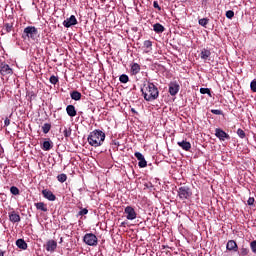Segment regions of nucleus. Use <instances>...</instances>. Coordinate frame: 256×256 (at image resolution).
<instances>
[{"mask_svg":"<svg viewBox=\"0 0 256 256\" xmlns=\"http://www.w3.org/2000/svg\"><path fill=\"white\" fill-rule=\"evenodd\" d=\"M81 96V92L79 91H72L70 93V97L73 99V101H81Z\"/></svg>","mask_w":256,"mask_h":256,"instance_id":"5701e85b","label":"nucleus"},{"mask_svg":"<svg viewBox=\"0 0 256 256\" xmlns=\"http://www.w3.org/2000/svg\"><path fill=\"white\" fill-rule=\"evenodd\" d=\"M36 209L38 211H43L44 213H47L48 209H47V204L44 202H37L34 204Z\"/></svg>","mask_w":256,"mask_h":256,"instance_id":"6ab92c4d","label":"nucleus"},{"mask_svg":"<svg viewBox=\"0 0 256 256\" xmlns=\"http://www.w3.org/2000/svg\"><path fill=\"white\" fill-rule=\"evenodd\" d=\"M6 133H9V131L6 130Z\"/></svg>","mask_w":256,"mask_h":256,"instance_id":"864d4df0","label":"nucleus"},{"mask_svg":"<svg viewBox=\"0 0 256 256\" xmlns=\"http://www.w3.org/2000/svg\"><path fill=\"white\" fill-rule=\"evenodd\" d=\"M13 73V69L11 66L6 64L5 62L0 63V75L5 77L6 75H11Z\"/></svg>","mask_w":256,"mask_h":256,"instance_id":"6e6552de","label":"nucleus"},{"mask_svg":"<svg viewBox=\"0 0 256 256\" xmlns=\"http://www.w3.org/2000/svg\"><path fill=\"white\" fill-rule=\"evenodd\" d=\"M4 27L7 33H11V31L13 30V24L6 23Z\"/></svg>","mask_w":256,"mask_h":256,"instance_id":"473e14b6","label":"nucleus"},{"mask_svg":"<svg viewBox=\"0 0 256 256\" xmlns=\"http://www.w3.org/2000/svg\"><path fill=\"white\" fill-rule=\"evenodd\" d=\"M3 155V147L0 145V156Z\"/></svg>","mask_w":256,"mask_h":256,"instance_id":"de8ad7c7","label":"nucleus"},{"mask_svg":"<svg viewBox=\"0 0 256 256\" xmlns=\"http://www.w3.org/2000/svg\"><path fill=\"white\" fill-rule=\"evenodd\" d=\"M226 249L228 251L237 252L239 247L237 246V242H235V240H229L226 244Z\"/></svg>","mask_w":256,"mask_h":256,"instance_id":"f3484780","label":"nucleus"},{"mask_svg":"<svg viewBox=\"0 0 256 256\" xmlns=\"http://www.w3.org/2000/svg\"><path fill=\"white\" fill-rule=\"evenodd\" d=\"M42 149L43 151H51V149H53V142L49 140L44 141L42 145Z\"/></svg>","mask_w":256,"mask_h":256,"instance_id":"aec40b11","label":"nucleus"},{"mask_svg":"<svg viewBox=\"0 0 256 256\" xmlns=\"http://www.w3.org/2000/svg\"><path fill=\"white\" fill-rule=\"evenodd\" d=\"M153 7H154V9H158V11H161V6H159V2L154 1L153 2Z\"/></svg>","mask_w":256,"mask_h":256,"instance_id":"a19ab883","label":"nucleus"},{"mask_svg":"<svg viewBox=\"0 0 256 256\" xmlns=\"http://www.w3.org/2000/svg\"><path fill=\"white\" fill-rule=\"evenodd\" d=\"M193 195V192L191 191V188L188 186H181L178 189V197L182 201H185V199H189Z\"/></svg>","mask_w":256,"mask_h":256,"instance_id":"39448f33","label":"nucleus"},{"mask_svg":"<svg viewBox=\"0 0 256 256\" xmlns=\"http://www.w3.org/2000/svg\"><path fill=\"white\" fill-rule=\"evenodd\" d=\"M255 203V198H249L247 201L248 205H253Z\"/></svg>","mask_w":256,"mask_h":256,"instance_id":"37998d69","label":"nucleus"},{"mask_svg":"<svg viewBox=\"0 0 256 256\" xmlns=\"http://www.w3.org/2000/svg\"><path fill=\"white\" fill-rule=\"evenodd\" d=\"M179 84L177 82H171L169 84V93L172 95V97H175L177 93H179Z\"/></svg>","mask_w":256,"mask_h":256,"instance_id":"ddd939ff","label":"nucleus"},{"mask_svg":"<svg viewBox=\"0 0 256 256\" xmlns=\"http://www.w3.org/2000/svg\"><path fill=\"white\" fill-rule=\"evenodd\" d=\"M180 137L182 140L177 142L178 147H181L183 151H191V142L187 141V137H191V135L182 133Z\"/></svg>","mask_w":256,"mask_h":256,"instance_id":"20e7f679","label":"nucleus"},{"mask_svg":"<svg viewBox=\"0 0 256 256\" xmlns=\"http://www.w3.org/2000/svg\"><path fill=\"white\" fill-rule=\"evenodd\" d=\"M0 256H5V251H3L2 249H0Z\"/></svg>","mask_w":256,"mask_h":256,"instance_id":"49530a36","label":"nucleus"},{"mask_svg":"<svg viewBox=\"0 0 256 256\" xmlns=\"http://www.w3.org/2000/svg\"><path fill=\"white\" fill-rule=\"evenodd\" d=\"M60 243H63V238H60Z\"/></svg>","mask_w":256,"mask_h":256,"instance_id":"3c124183","label":"nucleus"},{"mask_svg":"<svg viewBox=\"0 0 256 256\" xmlns=\"http://www.w3.org/2000/svg\"><path fill=\"white\" fill-rule=\"evenodd\" d=\"M215 136L220 140V141H225L226 139L229 140L231 139V136L227 134L225 131L222 129H216L215 130Z\"/></svg>","mask_w":256,"mask_h":256,"instance_id":"9d476101","label":"nucleus"},{"mask_svg":"<svg viewBox=\"0 0 256 256\" xmlns=\"http://www.w3.org/2000/svg\"><path fill=\"white\" fill-rule=\"evenodd\" d=\"M64 137H71V129L63 130Z\"/></svg>","mask_w":256,"mask_h":256,"instance_id":"ea45409f","label":"nucleus"},{"mask_svg":"<svg viewBox=\"0 0 256 256\" xmlns=\"http://www.w3.org/2000/svg\"><path fill=\"white\" fill-rule=\"evenodd\" d=\"M105 141V132L101 130H94L88 136V143L91 147H101Z\"/></svg>","mask_w":256,"mask_h":256,"instance_id":"f03ea898","label":"nucleus"},{"mask_svg":"<svg viewBox=\"0 0 256 256\" xmlns=\"http://www.w3.org/2000/svg\"><path fill=\"white\" fill-rule=\"evenodd\" d=\"M209 57H211V50L207 48H203L200 52V58L204 61L207 62L209 61Z\"/></svg>","mask_w":256,"mask_h":256,"instance_id":"2eb2a0df","label":"nucleus"},{"mask_svg":"<svg viewBox=\"0 0 256 256\" xmlns=\"http://www.w3.org/2000/svg\"><path fill=\"white\" fill-rule=\"evenodd\" d=\"M141 71V66L137 63H133L131 65V73L132 75H137Z\"/></svg>","mask_w":256,"mask_h":256,"instance_id":"4be33fe9","label":"nucleus"},{"mask_svg":"<svg viewBox=\"0 0 256 256\" xmlns=\"http://www.w3.org/2000/svg\"><path fill=\"white\" fill-rule=\"evenodd\" d=\"M43 133L47 135V133H49V129H43Z\"/></svg>","mask_w":256,"mask_h":256,"instance_id":"09e8293b","label":"nucleus"},{"mask_svg":"<svg viewBox=\"0 0 256 256\" xmlns=\"http://www.w3.org/2000/svg\"><path fill=\"white\" fill-rule=\"evenodd\" d=\"M42 129H51V124H44Z\"/></svg>","mask_w":256,"mask_h":256,"instance_id":"c03bdc74","label":"nucleus"},{"mask_svg":"<svg viewBox=\"0 0 256 256\" xmlns=\"http://www.w3.org/2000/svg\"><path fill=\"white\" fill-rule=\"evenodd\" d=\"M62 25H64L67 29L69 27H73V25H77V18L75 15H71L69 18L63 21Z\"/></svg>","mask_w":256,"mask_h":256,"instance_id":"9b49d317","label":"nucleus"},{"mask_svg":"<svg viewBox=\"0 0 256 256\" xmlns=\"http://www.w3.org/2000/svg\"><path fill=\"white\" fill-rule=\"evenodd\" d=\"M121 225H122V226H125V222H122Z\"/></svg>","mask_w":256,"mask_h":256,"instance_id":"603ef678","label":"nucleus"},{"mask_svg":"<svg viewBox=\"0 0 256 256\" xmlns=\"http://www.w3.org/2000/svg\"><path fill=\"white\" fill-rule=\"evenodd\" d=\"M66 113L69 117H75L77 115V110L75 109L74 105H68L66 107Z\"/></svg>","mask_w":256,"mask_h":256,"instance_id":"a211bd4d","label":"nucleus"},{"mask_svg":"<svg viewBox=\"0 0 256 256\" xmlns=\"http://www.w3.org/2000/svg\"><path fill=\"white\" fill-rule=\"evenodd\" d=\"M37 33L38 31L35 26H27L22 33V39H32V41H35Z\"/></svg>","mask_w":256,"mask_h":256,"instance_id":"7ed1b4c3","label":"nucleus"},{"mask_svg":"<svg viewBox=\"0 0 256 256\" xmlns=\"http://www.w3.org/2000/svg\"><path fill=\"white\" fill-rule=\"evenodd\" d=\"M46 251L53 253L55 249H57V241L55 240H49L45 245Z\"/></svg>","mask_w":256,"mask_h":256,"instance_id":"4468645a","label":"nucleus"},{"mask_svg":"<svg viewBox=\"0 0 256 256\" xmlns=\"http://www.w3.org/2000/svg\"><path fill=\"white\" fill-rule=\"evenodd\" d=\"M17 133H19V130L17 129L12 130V134L14 135V137H17Z\"/></svg>","mask_w":256,"mask_h":256,"instance_id":"a18cd8bd","label":"nucleus"},{"mask_svg":"<svg viewBox=\"0 0 256 256\" xmlns=\"http://www.w3.org/2000/svg\"><path fill=\"white\" fill-rule=\"evenodd\" d=\"M237 135L239 136L240 139H245V131H243V129H238Z\"/></svg>","mask_w":256,"mask_h":256,"instance_id":"c9c22d12","label":"nucleus"},{"mask_svg":"<svg viewBox=\"0 0 256 256\" xmlns=\"http://www.w3.org/2000/svg\"><path fill=\"white\" fill-rule=\"evenodd\" d=\"M124 213H125L126 219H128V221H133V220L137 219V212H135V208L132 206H127L124 209Z\"/></svg>","mask_w":256,"mask_h":256,"instance_id":"0eeeda50","label":"nucleus"},{"mask_svg":"<svg viewBox=\"0 0 256 256\" xmlns=\"http://www.w3.org/2000/svg\"><path fill=\"white\" fill-rule=\"evenodd\" d=\"M199 25H201V27H207V25L209 24V19L207 18H202L198 21Z\"/></svg>","mask_w":256,"mask_h":256,"instance_id":"c85d7f7f","label":"nucleus"},{"mask_svg":"<svg viewBox=\"0 0 256 256\" xmlns=\"http://www.w3.org/2000/svg\"><path fill=\"white\" fill-rule=\"evenodd\" d=\"M16 246L18 249H23V251H25V249H27V242L23 239H18L16 241Z\"/></svg>","mask_w":256,"mask_h":256,"instance_id":"412c9836","label":"nucleus"},{"mask_svg":"<svg viewBox=\"0 0 256 256\" xmlns=\"http://www.w3.org/2000/svg\"><path fill=\"white\" fill-rule=\"evenodd\" d=\"M16 137L18 139H25V137H27V132H25V129H21L16 133Z\"/></svg>","mask_w":256,"mask_h":256,"instance_id":"a878e982","label":"nucleus"},{"mask_svg":"<svg viewBox=\"0 0 256 256\" xmlns=\"http://www.w3.org/2000/svg\"><path fill=\"white\" fill-rule=\"evenodd\" d=\"M226 17L227 19H233V17H235V12H233V10H228L226 12Z\"/></svg>","mask_w":256,"mask_h":256,"instance_id":"72a5a7b5","label":"nucleus"},{"mask_svg":"<svg viewBox=\"0 0 256 256\" xmlns=\"http://www.w3.org/2000/svg\"><path fill=\"white\" fill-rule=\"evenodd\" d=\"M250 89H251V91H253V93H256V79L251 81Z\"/></svg>","mask_w":256,"mask_h":256,"instance_id":"f704fd0d","label":"nucleus"},{"mask_svg":"<svg viewBox=\"0 0 256 256\" xmlns=\"http://www.w3.org/2000/svg\"><path fill=\"white\" fill-rule=\"evenodd\" d=\"M50 83H51L52 85H57V83H59V78H57L55 75H52V76L50 77Z\"/></svg>","mask_w":256,"mask_h":256,"instance_id":"2f4dec72","label":"nucleus"},{"mask_svg":"<svg viewBox=\"0 0 256 256\" xmlns=\"http://www.w3.org/2000/svg\"><path fill=\"white\" fill-rule=\"evenodd\" d=\"M143 47L145 49V53H149L151 51V47H153V42L151 40H145L143 43Z\"/></svg>","mask_w":256,"mask_h":256,"instance_id":"b1692460","label":"nucleus"},{"mask_svg":"<svg viewBox=\"0 0 256 256\" xmlns=\"http://www.w3.org/2000/svg\"><path fill=\"white\" fill-rule=\"evenodd\" d=\"M153 31H155V33H163V31H165V27L160 23H156L153 25Z\"/></svg>","mask_w":256,"mask_h":256,"instance_id":"393cba45","label":"nucleus"},{"mask_svg":"<svg viewBox=\"0 0 256 256\" xmlns=\"http://www.w3.org/2000/svg\"><path fill=\"white\" fill-rule=\"evenodd\" d=\"M120 83H129V76L127 74H122L119 77Z\"/></svg>","mask_w":256,"mask_h":256,"instance_id":"bb28decb","label":"nucleus"},{"mask_svg":"<svg viewBox=\"0 0 256 256\" xmlns=\"http://www.w3.org/2000/svg\"><path fill=\"white\" fill-rule=\"evenodd\" d=\"M57 180L60 183H65V181H67V174H60L57 176Z\"/></svg>","mask_w":256,"mask_h":256,"instance_id":"c756f323","label":"nucleus"},{"mask_svg":"<svg viewBox=\"0 0 256 256\" xmlns=\"http://www.w3.org/2000/svg\"><path fill=\"white\" fill-rule=\"evenodd\" d=\"M10 193L12 195H20L21 191L16 186L10 187Z\"/></svg>","mask_w":256,"mask_h":256,"instance_id":"cd10ccee","label":"nucleus"},{"mask_svg":"<svg viewBox=\"0 0 256 256\" xmlns=\"http://www.w3.org/2000/svg\"><path fill=\"white\" fill-rule=\"evenodd\" d=\"M42 195L48 201H55L57 199V196H55V194H53V192L49 189L42 190Z\"/></svg>","mask_w":256,"mask_h":256,"instance_id":"f8f14e48","label":"nucleus"},{"mask_svg":"<svg viewBox=\"0 0 256 256\" xmlns=\"http://www.w3.org/2000/svg\"><path fill=\"white\" fill-rule=\"evenodd\" d=\"M89 213V210L87 208L82 209L81 211L78 212V215L80 217H83V215H87Z\"/></svg>","mask_w":256,"mask_h":256,"instance_id":"e433bc0d","label":"nucleus"},{"mask_svg":"<svg viewBox=\"0 0 256 256\" xmlns=\"http://www.w3.org/2000/svg\"><path fill=\"white\" fill-rule=\"evenodd\" d=\"M141 92L145 101H155V99L159 98V88L152 82L144 83Z\"/></svg>","mask_w":256,"mask_h":256,"instance_id":"f257e3e1","label":"nucleus"},{"mask_svg":"<svg viewBox=\"0 0 256 256\" xmlns=\"http://www.w3.org/2000/svg\"><path fill=\"white\" fill-rule=\"evenodd\" d=\"M134 157L139 160L138 167H140V169L147 167V160H145V156H143L141 152H135Z\"/></svg>","mask_w":256,"mask_h":256,"instance_id":"1a4fd4ad","label":"nucleus"},{"mask_svg":"<svg viewBox=\"0 0 256 256\" xmlns=\"http://www.w3.org/2000/svg\"><path fill=\"white\" fill-rule=\"evenodd\" d=\"M83 241L86 245H89L90 247H95L98 243L97 236L93 233L85 234L83 237Z\"/></svg>","mask_w":256,"mask_h":256,"instance_id":"423d86ee","label":"nucleus"},{"mask_svg":"<svg viewBox=\"0 0 256 256\" xmlns=\"http://www.w3.org/2000/svg\"><path fill=\"white\" fill-rule=\"evenodd\" d=\"M9 125H11V120H9V118H6L4 120V127H9Z\"/></svg>","mask_w":256,"mask_h":256,"instance_id":"79ce46f5","label":"nucleus"},{"mask_svg":"<svg viewBox=\"0 0 256 256\" xmlns=\"http://www.w3.org/2000/svg\"><path fill=\"white\" fill-rule=\"evenodd\" d=\"M8 215L11 223H19L21 221V216L15 211L8 213Z\"/></svg>","mask_w":256,"mask_h":256,"instance_id":"dca6fc26","label":"nucleus"},{"mask_svg":"<svg viewBox=\"0 0 256 256\" xmlns=\"http://www.w3.org/2000/svg\"><path fill=\"white\" fill-rule=\"evenodd\" d=\"M211 113H213V115H223V111L217 109H212Z\"/></svg>","mask_w":256,"mask_h":256,"instance_id":"58836bf2","label":"nucleus"},{"mask_svg":"<svg viewBox=\"0 0 256 256\" xmlns=\"http://www.w3.org/2000/svg\"><path fill=\"white\" fill-rule=\"evenodd\" d=\"M131 111H132L133 113H137V110H135V108H131Z\"/></svg>","mask_w":256,"mask_h":256,"instance_id":"8fccbe9b","label":"nucleus"},{"mask_svg":"<svg viewBox=\"0 0 256 256\" xmlns=\"http://www.w3.org/2000/svg\"><path fill=\"white\" fill-rule=\"evenodd\" d=\"M200 93L202 95H209V97H211V90L209 88H200Z\"/></svg>","mask_w":256,"mask_h":256,"instance_id":"7c9ffc66","label":"nucleus"},{"mask_svg":"<svg viewBox=\"0 0 256 256\" xmlns=\"http://www.w3.org/2000/svg\"><path fill=\"white\" fill-rule=\"evenodd\" d=\"M250 247L253 253H256V240L250 243Z\"/></svg>","mask_w":256,"mask_h":256,"instance_id":"4c0bfd02","label":"nucleus"}]
</instances>
